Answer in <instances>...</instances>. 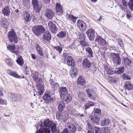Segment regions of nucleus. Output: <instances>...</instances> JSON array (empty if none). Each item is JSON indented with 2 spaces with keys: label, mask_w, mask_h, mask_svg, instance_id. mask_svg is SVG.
<instances>
[{
  "label": "nucleus",
  "mask_w": 133,
  "mask_h": 133,
  "mask_svg": "<svg viewBox=\"0 0 133 133\" xmlns=\"http://www.w3.org/2000/svg\"><path fill=\"white\" fill-rule=\"evenodd\" d=\"M82 64L83 66L86 69L89 68L91 65V63L86 58L83 60Z\"/></svg>",
  "instance_id": "dca6fc26"
},
{
  "label": "nucleus",
  "mask_w": 133,
  "mask_h": 133,
  "mask_svg": "<svg viewBox=\"0 0 133 133\" xmlns=\"http://www.w3.org/2000/svg\"><path fill=\"white\" fill-rule=\"evenodd\" d=\"M71 39H72L73 42L72 43L70 46V48L72 49H75L76 48V45L74 43L75 40L74 38Z\"/></svg>",
  "instance_id": "de8ad7c7"
},
{
  "label": "nucleus",
  "mask_w": 133,
  "mask_h": 133,
  "mask_svg": "<svg viewBox=\"0 0 133 133\" xmlns=\"http://www.w3.org/2000/svg\"><path fill=\"white\" fill-rule=\"evenodd\" d=\"M105 71L108 74L112 75L115 73V70L114 71H112L111 68H110L108 67H105Z\"/></svg>",
  "instance_id": "c9c22d12"
},
{
  "label": "nucleus",
  "mask_w": 133,
  "mask_h": 133,
  "mask_svg": "<svg viewBox=\"0 0 133 133\" xmlns=\"http://www.w3.org/2000/svg\"><path fill=\"white\" fill-rule=\"evenodd\" d=\"M51 36L50 32L48 31L44 32L43 34L42 40L46 43H50L51 39Z\"/></svg>",
  "instance_id": "39448f33"
},
{
  "label": "nucleus",
  "mask_w": 133,
  "mask_h": 133,
  "mask_svg": "<svg viewBox=\"0 0 133 133\" xmlns=\"http://www.w3.org/2000/svg\"><path fill=\"white\" fill-rule=\"evenodd\" d=\"M80 43L83 46H86L88 45V43L84 39L80 41Z\"/></svg>",
  "instance_id": "09e8293b"
},
{
  "label": "nucleus",
  "mask_w": 133,
  "mask_h": 133,
  "mask_svg": "<svg viewBox=\"0 0 133 133\" xmlns=\"http://www.w3.org/2000/svg\"><path fill=\"white\" fill-rule=\"evenodd\" d=\"M60 92V97L64 101L68 103L71 100V96L70 94L67 93L68 92Z\"/></svg>",
  "instance_id": "423d86ee"
},
{
  "label": "nucleus",
  "mask_w": 133,
  "mask_h": 133,
  "mask_svg": "<svg viewBox=\"0 0 133 133\" xmlns=\"http://www.w3.org/2000/svg\"><path fill=\"white\" fill-rule=\"evenodd\" d=\"M66 34L65 31H61L57 35V36L61 38H64L66 36Z\"/></svg>",
  "instance_id": "72a5a7b5"
},
{
  "label": "nucleus",
  "mask_w": 133,
  "mask_h": 133,
  "mask_svg": "<svg viewBox=\"0 0 133 133\" xmlns=\"http://www.w3.org/2000/svg\"><path fill=\"white\" fill-rule=\"evenodd\" d=\"M44 3L45 4H49L50 2V0H42Z\"/></svg>",
  "instance_id": "69168bd1"
},
{
  "label": "nucleus",
  "mask_w": 133,
  "mask_h": 133,
  "mask_svg": "<svg viewBox=\"0 0 133 133\" xmlns=\"http://www.w3.org/2000/svg\"><path fill=\"white\" fill-rule=\"evenodd\" d=\"M32 75H33V78L34 80L36 82V83L38 82V81H40L39 77V73L36 71H34L32 73Z\"/></svg>",
  "instance_id": "bb28decb"
},
{
  "label": "nucleus",
  "mask_w": 133,
  "mask_h": 133,
  "mask_svg": "<svg viewBox=\"0 0 133 133\" xmlns=\"http://www.w3.org/2000/svg\"><path fill=\"white\" fill-rule=\"evenodd\" d=\"M124 69L123 67L120 69H118V68H116L115 70V73L118 74H121L123 73L124 71Z\"/></svg>",
  "instance_id": "58836bf2"
},
{
  "label": "nucleus",
  "mask_w": 133,
  "mask_h": 133,
  "mask_svg": "<svg viewBox=\"0 0 133 133\" xmlns=\"http://www.w3.org/2000/svg\"><path fill=\"white\" fill-rule=\"evenodd\" d=\"M16 61L17 63L20 65H22L24 63L23 58L21 56H19L18 57Z\"/></svg>",
  "instance_id": "e433bc0d"
},
{
  "label": "nucleus",
  "mask_w": 133,
  "mask_h": 133,
  "mask_svg": "<svg viewBox=\"0 0 133 133\" xmlns=\"http://www.w3.org/2000/svg\"><path fill=\"white\" fill-rule=\"evenodd\" d=\"M53 95V94H51L50 92H45L43 97V99L46 103H50L51 101L53 100V98L51 97V96Z\"/></svg>",
  "instance_id": "6e6552de"
},
{
  "label": "nucleus",
  "mask_w": 133,
  "mask_h": 133,
  "mask_svg": "<svg viewBox=\"0 0 133 133\" xmlns=\"http://www.w3.org/2000/svg\"><path fill=\"white\" fill-rule=\"evenodd\" d=\"M25 68L26 69L25 70V71L26 72V74H27L29 72L30 69H28V67L27 66H26Z\"/></svg>",
  "instance_id": "774afa93"
},
{
  "label": "nucleus",
  "mask_w": 133,
  "mask_h": 133,
  "mask_svg": "<svg viewBox=\"0 0 133 133\" xmlns=\"http://www.w3.org/2000/svg\"><path fill=\"white\" fill-rule=\"evenodd\" d=\"M78 72L77 68L74 66H72L71 68L70 74L71 77L73 78L77 76Z\"/></svg>",
  "instance_id": "4468645a"
},
{
  "label": "nucleus",
  "mask_w": 133,
  "mask_h": 133,
  "mask_svg": "<svg viewBox=\"0 0 133 133\" xmlns=\"http://www.w3.org/2000/svg\"><path fill=\"white\" fill-rule=\"evenodd\" d=\"M50 127L52 133L55 132L56 130V124L52 122V124L51 125Z\"/></svg>",
  "instance_id": "79ce46f5"
},
{
  "label": "nucleus",
  "mask_w": 133,
  "mask_h": 133,
  "mask_svg": "<svg viewBox=\"0 0 133 133\" xmlns=\"http://www.w3.org/2000/svg\"><path fill=\"white\" fill-rule=\"evenodd\" d=\"M94 112L95 113L100 114L101 113V110L99 108H96L94 109Z\"/></svg>",
  "instance_id": "4d7b16f0"
},
{
  "label": "nucleus",
  "mask_w": 133,
  "mask_h": 133,
  "mask_svg": "<svg viewBox=\"0 0 133 133\" xmlns=\"http://www.w3.org/2000/svg\"><path fill=\"white\" fill-rule=\"evenodd\" d=\"M43 83L40 81H38L36 83V86L38 91H44V86L43 85Z\"/></svg>",
  "instance_id": "6ab92c4d"
},
{
  "label": "nucleus",
  "mask_w": 133,
  "mask_h": 133,
  "mask_svg": "<svg viewBox=\"0 0 133 133\" xmlns=\"http://www.w3.org/2000/svg\"><path fill=\"white\" fill-rule=\"evenodd\" d=\"M77 25L79 29L82 31L84 32L86 30L87 25L84 21L78 20L77 22Z\"/></svg>",
  "instance_id": "0eeeda50"
},
{
  "label": "nucleus",
  "mask_w": 133,
  "mask_h": 133,
  "mask_svg": "<svg viewBox=\"0 0 133 133\" xmlns=\"http://www.w3.org/2000/svg\"><path fill=\"white\" fill-rule=\"evenodd\" d=\"M61 133H70L67 128H65Z\"/></svg>",
  "instance_id": "680f3d73"
},
{
  "label": "nucleus",
  "mask_w": 133,
  "mask_h": 133,
  "mask_svg": "<svg viewBox=\"0 0 133 133\" xmlns=\"http://www.w3.org/2000/svg\"><path fill=\"white\" fill-rule=\"evenodd\" d=\"M111 57L114 63L118 65H120L121 62V59L118 54H111Z\"/></svg>",
  "instance_id": "1a4fd4ad"
},
{
  "label": "nucleus",
  "mask_w": 133,
  "mask_h": 133,
  "mask_svg": "<svg viewBox=\"0 0 133 133\" xmlns=\"http://www.w3.org/2000/svg\"><path fill=\"white\" fill-rule=\"evenodd\" d=\"M8 37L10 41L12 42L14 41L15 43H17L18 39L14 31L12 30L9 32L8 34Z\"/></svg>",
  "instance_id": "20e7f679"
},
{
  "label": "nucleus",
  "mask_w": 133,
  "mask_h": 133,
  "mask_svg": "<svg viewBox=\"0 0 133 133\" xmlns=\"http://www.w3.org/2000/svg\"><path fill=\"white\" fill-rule=\"evenodd\" d=\"M95 32L93 29H90L86 31V34L90 41L93 40L95 37Z\"/></svg>",
  "instance_id": "9d476101"
},
{
  "label": "nucleus",
  "mask_w": 133,
  "mask_h": 133,
  "mask_svg": "<svg viewBox=\"0 0 133 133\" xmlns=\"http://www.w3.org/2000/svg\"><path fill=\"white\" fill-rule=\"evenodd\" d=\"M8 74L16 78H19L20 77L16 73L15 71H12L11 70L9 69L8 71Z\"/></svg>",
  "instance_id": "473e14b6"
},
{
  "label": "nucleus",
  "mask_w": 133,
  "mask_h": 133,
  "mask_svg": "<svg viewBox=\"0 0 133 133\" xmlns=\"http://www.w3.org/2000/svg\"><path fill=\"white\" fill-rule=\"evenodd\" d=\"M54 49L57 52V53L59 54L61 53L62 50V48L61 45L55 46Z\"/></svg>",
  "instance_id": "ea45409f"
},
{
  "label": "nucleus",
  "mask_w": 133,
  "mask_h": 133,
  "mask_svg": "<svg viewBox=\"0 0 133 133\" xmlns=\"http://www.w3.org/2000/svg\"><path fill=\"white\" fill-rule=\"evenodd\" d=\"M96 41L97 42L98 44L100 45L101 47L104 50L106 49V46H107L108 44L105 41L99 36H98L96 38Z\"/></svg>",
  "instance_id": "7ed1b4c3"
},
{
  "label": "nucleus",
  "mask_w": 133,
  "mask_h": 133,
  "mask_svg": "<svg viewBox=\"0 0 133 133\" xmlns=\"http://www.w3.org/2000/svg\"><path fill=\"white\" fill-rule=\"evenodd\" d=\"M95 133H101V131L100 130V128L98 127H95L94 128Z\"/></svg>",
  "instance_id": "603ef678"
},
{
  "label": "nucleus",
  "mask_w": 133,
  "mask_h": 133,
  "mask_svg": "<svg viewBox=\"0 0 133 133\" xmlns=\"http://www.w3.org/2000/svg\"><path fill=\"white\" fill-rule=\"evenodd\" d=\"M86 51L88 53V56L90 58H92L94 57L93 52L91 48L89 47H87L85 49Z\"/></svg>",
  "instance_id": "c756f323"
},
{
  "label": "nucleus",
  "mask_w": 133,
  "mask_h": 133,
  "mask_svg": "<svg viewBox=\"0 0 133 133\" xmlns=\"http://www.w3.org/2000/svg\"><path fill=\"white\" fill-rule=\"evenodd\" d=\"M122 77L124 79L126 80H130V76H128L127 74H124L122 76Z\"/></svg>",
  "instance_id": "8fccbe9b"
},
{
  "label": "nucleus",
  "mask_w": 133,
  "mask_h": 133,
  "mask_svg": "<svg viewBox=\"0 0 133 133\" xmlns=\"http://www.w3.org/2000/svg\"><path fill=\"white\" fill-rule=\"evenodd\" d=\"M87 92V94L88 95V97L91 98L92 99H94L96 97L95 96H93V97H92V95L90 93V92Z\"/></svg>",
  "instance_id": "5fc2aeb1"
},
{
  "label": "nucleus",
  "mask_w": 133,
  "mask_h": 133,
  "mask_svg": "<svg viewBox=\"0 0 133 133\" xmlns=\"http://www.w3.org/2000/svg\"><path fill=\"white\" fill-rule=\"evenodd\" d=\"M95 104L92 102L89 101L87 103L85 106V109L86 110L87 109L89 108L90 107L94 106Z\"/></svg>",
  "instance_id": "4c0bfd02"
},
{
  "label": "nucleus",
  "mask_w": 133,
  "mask_h": 133,
  "mask_svg": "<svg viewBox=\"0 0 133 133\" xmlns=\"http://www.w3.org/2000/svg\"><path fill=\"white\" fill-rule=\"evenodd\" d=\"M32 30L34 34L39 37L45 31V29L42 25H39L34 26Z\"/></svg>",
  "instance_id": "f257e3e1"
},
{
  "label": "nucleus",
  "mask_w": 133,
  "mask_h": 133,
  "mask_svg": "<svg viewBox=\"0 0 133 133\" xmlns=\"http://www.w3.org/2000/svg\"><path fill=\"white\" fill-rule=\"evenodd\" d=\"M133 15L131 12L129 11H128L127 12L126 16L128 19H130L133 17Z\"/></svg>",
  "instance_id": "a18cd8bd"
},
{
  "label": "nucleus",
  "mask_w": 133,
  "mask_h": 133,
  "mask_svg": "<svg viewBox=\"0 0 133 133\" xmlns=\"http://www.w3.org/2000/svg\"><path fill=\"white\" fill-rule=\"evenodd\" d=\"M31 57L34 59H35L36 57L34 54H31Z\"/></svg>",
  "instance_id": "338daca9"
},
{
  "label": "nucleus",
  "mask_w": 133,
  "mask_h": 133,
  "mask_svg": "<svg viewBox=\"0 0 133 133\" xmlns=\"http://www.w3.org/2000/svg\"><path fill=\"white\" fill-rule=\"evenodd\" d=\"M25 20L26 21L29 22L31 20V16L30 13H27L25 17Z\"/></svg>",
  "instance_id": "c03bdc74"
},
{
  "label": "nucleus",
  "mask_w": 133,
  "mask_h": 133,
  "mask_svg": "<svg viewBox=\"0 0 133 133\" xmlns=\"http://www.w3.org/2000/svg\"><path fill=\"white\" fill-rule=\"evenodd\" d=\"M35 47L38 54L41 56H43V50L39 45L38 44H36L35 45Z\"/></svg>",
  "instance_id": "a878e982"
},
{
  "label": "nucleus",
  "mask_w": 133,
  "mask_h": 133,
  "mask_svg": "<svg viewBox=\"0 0 133 133\" xmlns=\"http://www.w3.org/2000/svg\"><path fill=\"white\" fill-rule=\"evenodd\" d=\"M67 64L69 66H74L75 65V63L74 59L70 56H68L66 58Z\"/></svg>",
  "instance_id": "2eb2a0df"
},
{
  "label": "nucleus",
  "mask_w": 133,
  "mask_h": 133,
  "mask_svg": "<svg viewBox=\"0 0 133 133\" xmlns=\"http://www.w3.org/2000/svg\"><path fill=\"white\" fill-rule=\"evenodd\" d=\"M56 116L58 120L61 121L63 122H65L68 119L69 114L62 111H57L56 114Z\"/></svg>",
  "instance_id": "f03ea898"
},
{
  "label": "nucleus",
  "mask_w": 133,
  "mask_h": 133,
  "mask_svg": "<svg viewBox=\"0 0 133 133\" xmlns=\"http://www.w3.org/2000/svg\"><path fill=\"white\" fill-rule=\"evenodd\" d=\"M0 104L2 105L6 104V100H4L3 99H0Z\"/></svg>",
  "instance_id": "6e6d98bb"
},
{
  "label": "nucleus",
  "mask_w": 133,
  "mask_h": 133,
  "mask_svg": "<svg viewBox=\"0 0 133 133\" xmlns=\"http://www.w3.org/2000/svg\"><path fill=\"white\" fill-rule=\"evenodd\" d=\"M67 16L68 17V19L72 20L74 23H75L76 20V18L73 15L68 14L67 15Z\"/></svg>",
  "instance_id": "37998d69"
},
{
  "label": "nucleus",
  "mask_w": 133,
  "mask_h": 133,
  "mask_svg": "<svg viewBox=\"0 0 133 133\" xmlns=\"http://www.w3.org/2000/svg\"><path fill=\"white\" fill-rule=\"evenodd\" d=\"M54 13L50 9H47L45 11V16L49 19H51L54 16Z\"/></svg>",
  "instance_id": "f3484780"
},
{
  "label": "nucleus",
  "mask_w": 133,
  "mask_h": 133,
  "mask_svg": "<svg viewBox=\"0 0 133 133\" xmlns=\"http://www.w3.org/2000/svg\"><path fill=\"white\" fill-rule=\"evenodd\" d=\"M3 14L6 16H8L10 14V9L8 6H5L2 10Z\"/></svg>",
  "instance_id": "b1692460"
},
{
  "label": "nucleus",
  "mask_w": 133,
  "mask_h": 133,
  "mask_svg": "<svg viewBox=\"0 0 133 133\" xmlns=\"http://www.w3.org/2000/svg\"><path fill=\"white\" fill-rule=\"evenodd\" d=\"M39 131L41 133H50V130L49 128H41L39 129Z\"/></svg>",
  "instance_id": "f704fd0d"
},
{
  "label": "nucleus",
  "mask_w": 133,
  "mask_h": 133,
  "mask_svg": "<svg viewBox=\"0 0 133 133\" xmlns=\"http://www.w3.org/2000/svg\"><path fill=\"white\" fill-rule=\"evenodd\" d=\"M67 127H68L69 130L71 133H75L76 130V128L75 126L73 124L70 123H67L66 124Z\"/></svg>",
  "instance_id": "a211bd4d"
},
{
  "label": "nucleus",
  "mask_w": 133,
  "mask_h": 133,
  "mask_svg": "<svg viewBox=\"0 0 133 133\" xmlns=\"http://www.w3.org/2000/svg\"><path fill=\"white\" fill-rule=\"evenodd\" d=\"M127 2L125 1V0H122V4L125 8H126L127 7Z\"/></svg>",
  "instance_id": "052dcab7"
},
{
  "label": "nucleus",
  "mask_w": 133,
  "mask_h": 133,
  "mask_svg": "<svg viewBox=\"0 0 133 133\" xmlns=\"http://www.w3.org/2000/svg\"><path fill=\"white\" fill-rule=\"evenodd\" d=\"M87 127L89 129H91L92 128V126L88 122L87 124Z\"/></svg>",
  "instance_id": "e2e57ef3"
},
{
  "label": "nucleus",
  "mask_w": 133,
  "mask_h": 133,
  "mask_svg": "<svg viewBox=\"0 0 133 133\" xmlns=\"http://www.w3.org/2000/svg\"><path fill=\"white\" fill-rule=\"evenodd\" d=\"M28 0H23V4L25 5L26 4H28Z\"/></svg>",
  "instance_id": "0e129e2a"
},
{
  "label": "nucleus",
  "mask_w": 133,
  "mask_h": 133,
  "mask_svg": "<svg viewBox=\"0 0 133 133\" xmlns=\"http://www.w3.org/2000/svg\"><path fill=\"white\" fill-rule=\"evenodd\" d=\"M66 88L65 87H62L60 88L59 91H67Z\"/></svg>",
  "instance_id": "bf43d9fd"
},
{
  "label": "nucleus",
  "mask_w": 133,
  "mask_h": 133,
  "mask_svg": "<svg viewBox=\"0 0 133 133\" xmlns=\"http://www.w3.org/2000/svg\"><path fill=\"white\" fill-rule=\"evenodd\" d=\"M56 10L57 12L62 13L63 11V7L60 4L57 3L56 4Z\"/></svg>",
  "instance_id": "2f4dec72"
},
{
  "label": "nucleus",
  "mask_w": 133,
  "mask_h": 133,
  "mask_svg": "<svg viewBox=\"0 0 133 133\" xmlns=\"http://www.w3.org/2000/svg\"><path fill=\"white\" fill-rule=\"evenodd\" d=\"M84 77L83 76H80L77 80V83L80 85H83L85 82Z\"/></svg>",
  "instance_id": "c85d7f7f"
},
{
  "label": "nucleus",
  "mask_w": 133,
  "mask_h": 133,
  "mask_svg": "<svg viewBox=\"0 0 133 133\" xmlns=\"http://www.w3.org/2000/svg\"><path fill=\"white\" fill-rule=\"evenodd\" d=\"M124 87L125 89L128 91L131 90L133 89V86L131 83L128 81H126L125 83Z\"/></svg>",
  "instance_id": "4be33fe9"
},
{
  "label": "nucleus",
  "mask_w": 133,
  "mask_h": 133,
  "mask_svg": "<svg viewBox=\"0 0 133 133\" xmlns=\"http://www.w3.org/2000/svg\"><path fill=\"white\" fill-rule=\"evenodd\" d=\"M110 123V120L108 119H105L102 121L101 125L102 126H107L109 125Z\"/></svg>",
  "instance_id": "a19ab883"
},
{
  "label": "nucleus",
  "mask_w": 133,
  "mask_h": 133,
  "mask_svg": "<svg viewBox=\"0 0 133 133\" xmlns=\"http://www.w3.org/2000/svg\"><path fill=\"white\" fill-rule=\"evenodd\" d=\"M8 49L12 53H14L17 54L18 52L16 50V46L14 45H9L7 46Z\"/></svg>",
  "instance_id": "cd10ccee"
},
{
  "label": "nucleus",
  "mask_w": 133,
  "mask_h": 133,
  "mask_svg": "<svg viewBox=\"0 0 133 133\" xmlns=\"http://www.w3.org/2000/svg\"><path fill=\"white\" fill-rule=\"evenodd\" d=\"M103 130L104 133H110L109 129L108 127L104 128Z\"/></svg>",
  "instance_id": "13d9d810"
},
{
  "label": "nucleus",
  "mask_w": 133,
  "mask_h": 133,
  "mask_svg": "<svg viewBox=\"0 0 133 133\" xmlns=\"http://www.w3.org/2000/svg\"><path fill=\"white\" fill-rule=\"evenodd\" d=\"M122 63L125 66H127L131 64V61L130 59H129L128 58L124 57L123 58Z\"/></svg>",
  "instance_id": "7c9ffc66"
},
{
  "label": "nucleus",
  "mask_w": 133,
  "mask_h": 133,
  "mask_svg": "<svg viewBox=\"0 0 133 133\" xmlns=\"http://www.w3.org/2000/svg\"><path fill=\"white\" fill-rule=\"evenodd\" d=\"M32 2L34 9L35 10L36 12H39L42 8V6L41 5H38L37 1V0H32Z\"/></svg>",
  "instance_id": "ddd939ff"
},
{
  "label": "nucleus",
  "mask_w": 133,
  "mask_h": 133,
  "mask_svg": "<svg viewBox=\"0 0 133 133\" xmlns=\"http://www.w3.org/2000/svg\"><path fill=\"white\" fill-rule=\"evenodd\" d=\"M128 5L130 9L133 11V0H130L128 2Z\"/></svg>",
  "instance_id": "49530a36"
},
{
  "label": "nucleus",
  "mask_w": 133,
  "mask_h": 133,
  "mask_svg": "<svg viewBox=\"0 0 133 133\" xmlns=\"http://www.w3.org/2000/svg\"><path fill=\"white\" fill-rule=\"evenodd\" d=\"M51 84L52 85V88L54 89V91L56 90L57 88L58 87L59 85L57 83H55L54 85H53V84L52 83H51Z\"/></svg>",
  "instance_id": "864d4df0"
},
{
  "label": "nucleus",
  "mask_w": 133,
  "mask_h": 133,
  "mask_svg": "<svg viewBox=\"0 0 133 133\" xmlns=\"http://www.w3.org/2000/svg\"><path fill=\"white\" fill-rule=\"evenodd\" d=\"M53 122L50 121L49 119H47L45 120L43 122V124L44 126L45 127L49 128L51 126V125L52 124Z\"/></svg>",
  "instance_id": "5701e85b"
},
{
  "label": "nucleus",
  "mask_w": 133,
  "mask_h": 133,
  "mask_svg": "<svg viewBox=\"0 0 133 133\" xmlns=\"http://www.w3.org/2000/svg\"><path fill=\"white\" fill-rule=\"evenodd\" d=\"M1 21L2 22V23L1 24L2 26L6 29H8L9 26V25L6 18H3L1 20Z\"/></svg>",
  "instance_id": "393cba45"
},
{
  "label": "nucleus",
  "mask_w": 133,
  "mask_h": 133,
  "mask_svg": "<svg viewBox=\"0 0 133 133\" xmlns=\"http://www.w3.org/2000/svg\"><path fill=\"white\" fill-rule=\"evenodd\" d=\"M5 62L9 65H11L12 63L11 59L10 58H8L5 59Z\"/></svg>",
  "instance_id": "3c124183"
},
{
  "label": "nucleus",
  "mask_w": 133,
  "mask_h": 133,
  "mask_svg": "<svg viewBox=\"0 0 133 133\" xmlns=\"http://www.w3.org/2000/svg\"><path fill=\"white\" fill-rule=\"evenodd\" d=\"M89 118L93 123L97 124L98 123L99 119L97 116H93L92 114L89 116Z\"/></svg>",
  "instance_id": "aec40b11"
},
{
  "label": "nucleus",
  "mask_w": 133,
  "mask_h": 133,
  "mask_svg": "<svg viewBox=\"0 0 133 133\" xmlns=\"http://www.w3.org/2000/svg\"><path fill=\"white\" fill-rule=\"evenodd\" d=\"M48 24L49 29L51 32L54 34L56 33L57 30L56 25L52 21H49Z\"/></svg>",
  "instance_id": "9b49d317"
},
{
  "label": "nucleus",
  "mask_w": 133,
  "mask_h": 133,
  "mask_svg": "<svg viewBox=\"0 0 133 133\" xmlns=\"http://www.w3.org/2000/svg\"><path fill=\"white\" fill-rule=\"evenodd\" d=\"M10 95V97L14 102L19 101L22 99V97L20 94H15L11 92Z\"/></svg>",
  "instance_id": "f8f14e48"
},
{
  "label": "nucleus",
  "mask_w": 133,
  "mask_h": 133,
  "mask_svg": "<svg viewBox=\"0 0 133 133\" xmlns=\"http://www.w3.org/2000/svg\"><path fill=\"white\" fill-rule=\"evenodd\" d=\"M65 107L64 102L63 101H60L58 102L57 107L58 111H63Z\"/></svg>",
  "instance_id": "412c9836"
}]
</instances>
